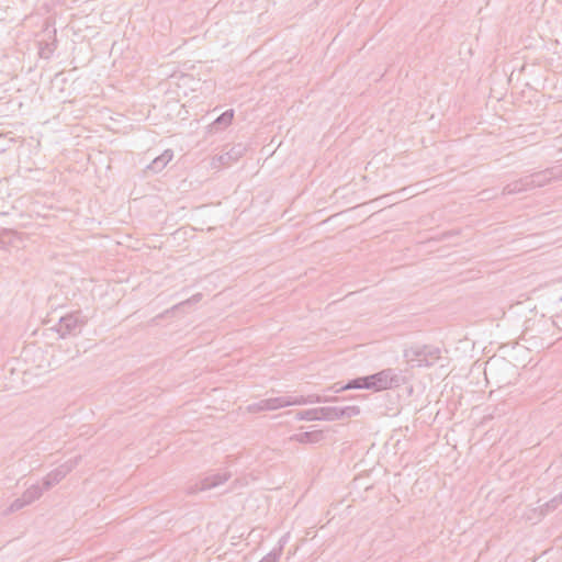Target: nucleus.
<instances>
[{
  "label": "nucleus",
  "mask_w": 562,
  "mask_h": 562,
  "mask_svg": "<svg viewBox=\"0 0 562 562\" xmlns=\"http://www.w3.org/2000/svg\"><path fill=\"white\" fill-rule=\"evenodd\" d=\"M403 378L396 373L394 369L387 368L374 374L359 376L349 380L346 384L338 387L339 383L335 384V392L339 393L353 389H366L374 392L384 391L387 389L400 386Z\"/></svg>",
  "instance_id": "nucleus-1"
},
{
  "label": "nucleus",
  "mask_w": 562,
  "mask_h": 562,
  "mask_svg": "<svg viewBox=\"0 0 562 562\" xmlns=\"http://www.w3.org/2000/svg\"><path fill=\"white\" fill-rule=\"evenodd\" d=\"M87 323L86 316L80 311L68 313L59 319L57 331L60 337L77 336Z\"/></svg>",
  "instance_id": "nucleus-2"
},
{
  "label": "nucleus",
  "mask_w": 562,
  "mask_h": 562,
  "mask_svg": "<svg viewBox=\"0 0 562 562\" xmlns=\"http://www.w3.org/2000/svg\"><path fill=\"white\" fill-rule=\"evenodd\" d=\"M232 474L229 471H223L220 473H211L205 475L199 482L190 484L187 487L188 494H196L199 492L207 491L214 488L231 479Z\"/></svg>",
  "instance_id": "nucleus-3"
},
{
  "label": "nucleus",
  "mask_w": 562,
  "mask_h": 562,
  "mask_svg": "<svg viewBox=\"0 0 562 562\" xmlns=\"http://www.w3.org/2000/svg\"><path fill=\"white\" fill-rule=\"evenodd\" d=\"M80 457H76L60 464L55 470L50 471L43 479V487L44 490H49L57 483H59L68 473H70L78 464Z\"/></svg>",
  "instance_id": "nucleus-4"
},
{
  "label": "nucleus",
  "mask_w": 562,
  "mask_h": 562,
  "mask_svg": "<svg viewBox=\"0 0 562 562\" xmlns=\"http://www.w3.org/2000/svg\"><path fill=\"white\" fill-rule=\"evenodd\" d=\"M413 358L419 366H432L440 358V349L431 346H423L411 349Z\"/></svg>",
  "instance_id": "nucleus-5"
},
{
  "label": "nucleus",
  "mask_w": 562,
  "mask_h": 562,
  "mask_svg": "<svg viewBox=\"0 0 562 562\" xmlns=\"http://www.w3.org/2000/svg\"><path fill=\"white\" fill-rule=\"evenodd\" d=\"M334 401H337V397H323V396L316 395V394H312L308 396L285 395L286 406L305 405V404L322 403V402H334Z\"/></svg>",
  "instance_id": "nucleus-6"
},
{
  "label": "nucleus",
  "mask_w": 562,
  "mask_h": 562,
  "mask_svg": "<svg viewBox=\"0 0 562 562\" xmlns=\"http://www.w3.org/2000/svg\"><path fill=\"white\" fill-rule=\"evenodd\" d=\"M555 177H558V175L554 169H546L543 171L526 176V178L529 180L530 189L543 187Z\"/></svg>",
  "instance_id": "nucleus-7"
},
{
  "label": "nucleus",
  "mask_w": 562,
  "mask_h": 562,
  "mask_svg": "<svg viewBox=\"0 0 562 562\" xmlns=\"http://www.w3.org/2000/svg\"><path fill=\"white\" fill-rule=\"evenodd\" d=\"M528 190H531L529 187V180L526 177H524V178H520L519 180H516V181L505 186L503 189V194L512 195V194L525 192Z\"/></svg>",
  "instance_id": "nucleus-8"
},
{
  "label": "nucleus",
  "mask_w": 562,
  "mask_h": 562,
  "mask_svg": "<svg viewBox=\"0 0 562 562\" xmlns=\"http://www.w3.org/2000/svg\"><path fill=\"white\" fill-rule=\"evenodd\" d=\"M323 439V432L321 430L305 431L291 436L290 440L300 443H316Z\"/></svg>",
  "instance_id": "nucleus-9"
},
{
  "label": "nucleus",
  "mask_w": 562,
  "mask_h": 562,
  "mask_svg": "<svg viewBox=\"0 0 562 562\" xmlns=\"http://www.w3.org/2000/svg\"><path fill=\"white\" fill-rule=\"evenodd\" d=\"M244 151H245V148L241 145L233 146V147H231L229 150L222 153L218 156V161L222 165L228 166V165H231V162H233V161L237 160L239 157H241Z\"/></svg>",
  "instance_id": "nucleus-10"
},
{
  "label": "nucleus",
  "mask_w": 562,
  "mask_h": 562,
  "mask_svg": "<svg viewBox=\"0 0 562 562\" xmlns=\"http://www.w3.org/2000/svg\"><path fill=\"white\" fill-rule=\"evenodd\" d=\"M173 151L171 149L165 150L160 156L156 157L151 164L148 166V169L153 172H160L167 164L172 159Z\"/></svg>",
  "instance_id": "nucleus-11"
},
{
  "label": "nucleus",
  "mask_w": 562,
  "mask_h": 562,
  "mask_svg": "<svg viewBox=\"0 0 562 562\" xmlns=\"http://www.w3.org/2000/svg\"><path fill=\"white\" fill-rule=\"evenodd\" d=\"M234 119V110L229 109L222 113L213 123L212 128L215 131H221L232 124Z\"/></svg>",
  "instance_id": "nucleus-12"
},
{
  "label": "nucleus",
  "mask_w": 562,
  "mask_h": 562,
  "mask_svg": "<svg viewBox=\"0 0 562 562\" xmlns=\"http://www.w3.org/2000/svg\"><path fill=\"white\" fill-rule=\"evenodd\" d=\"M319 420L341 419L340 407H319Z\"/></svg>",
  "instance_id": "nucleus-13"
},
{
  "label": "nucleus",
  "mask_w": 562,
  "mask_h": 562,
  "mask_svg": "<svg viewBox=\"0 0 562 562\" xmlns=\"http://www.w3.org/2000/svg\"><path fill=\"white\" fill-rule=\"evenodd\" d=\"M43 490H44V487L42 488L37 484L32 485L23 493L22 496L26 501V503L30 505L42 496Z\"/></svg>",
  "instance_id": "nucleus-14"
},
{
  "label": "nucleus",
  "mask_w": 562,
  "mask_h": 562,
  "mask_svg": "<svg viewBox=\"0 0 562 562\" xmlns=\"http://www.w3.org/2000/svg\"><path fill=\"white\" fill-rule=\"evenodd\" d=\"M319 407L318 408H312V409H305V411H299L296 412V419L299 420H319Z\"/></svg>",
  "instance_id": "nucleus-15"
},
{
  "label": "nucleus",
  "mask_w": 562,
  "mask_h": 562,
  "mask_svg": "<svg viewBox=\"0 0 562 562\" xmlns=\"http://www.w3.org/2000/svg\"><path fill=\"white\" fill-rule=\"evenodd\" d=\"M341 419L351 418L360 414L358 406H345L340 407Z\"/></svg>",
  "instance_id": "nucleus-16"
},
{
  "label": "nucleus",
  "mask_w": 562,
  "mask_h": 562,
  "mask_svg": "<svg viewBox=\"0 0 562 562\" xmlns=\"http://www.w3.org/2000/svg\"><path fill=\"white\" fill-rule=\"evenodd\" d=\"M267 400L269 401L270 406H272L273 411L282 408V407H286L285 395L278 396V397H270Z\"/></svg>",
  "instance_id": "nucleus-17"
},
{
  "label": "nucleus",
  "mask_w": 562,
  "mask_h": 562,
  "mask_svg": "<svg viewBox=\"0 0 562 562\" xmlns=\"http://www.w3.org/2000/svg\"><path fill=\"white\" fill-rule=\"evenodd\" d=\"M26 505H29V504H27V503H26V501L23 498V496H21V497H19V498H16V499H14V501L11 503L10 507L8 508V512H9V513L18 512V510L22 509L23 507H25Z\"/></svg>",
  "instance_id": "nucleus-18"
},
{
  "label": "nucleus",
  "mask_w": 562,
  "mask_h": 562,
  "mask_svg": "<svg viewBox=\"0 0 562 562\" xmlns=\"http://www.w3.org/2000/svg\"><path fill=\"white\" fill-rule=\"evenodd\" d=\"M280 551H271L265 555L259 562H278L280 559Z\"/></svg>",
  "instance_id": "nucleus-19"
},
{
  "label": "nucleus",
  "mask_w": 562,
  "mask_h": 562,
  "mask_svg": "<svg viewBox=\"0 0 562 562\" xmlns=\"http://www.w3.org/2000/svg\"><path fill=\"white\" fill-rule=\"evenodd\" d=\"M562 503V493L559 496L553 497L549 503H547V507L549 509H555Z\"/></svg>",
  "instance_id": "nucleus-20"
},
{
  "label": "nucleus",
  "mask_w": 562,
  "mask_h": 562,
  "mask_svg": "<svg viewBox=\"0 0 562 562\" xmlns=\"http://www.w3.org/2000/svg\"><path fill=\"white\" fill-rule=\"evenodd\" d=\"M260 408H263V411H273L272 406H270V403L267 398L259 401Z\"/></svg>",
  "instance_id": "nucleus-21"
},
{
  "label": "nucleus",
  "mask_w": 562,
  "mask_h": 562,
  "mask_svg": "<svg viewBox=\"0 0 562 562\" xmlns=\"http://www.w3.org/2000/svg\"><path fill=\"white\" fill-rule=\"evenodd\" d=\"M249 411H250V412H262V411H263V408H260V406H259V402H257V403H254V404H251V405L249 406Z\"/></svg>",
  "instance_id": "nucleus-22"
},
{
  "label": "nucleus",
  "mask_w": 562,
  "mask_h": 562,
  "mask_svg": "<svg viewBox=\"0 0 562 562\" xmlns=\"http://www.w3.org/2000/svg\"><path fill=\"white\" fill-rule=\"evenodd\" d=\"M3 241L0 239V248L2 247Z\"/></svg>",
  "instance_id": "nucleus-23"
}]
</instances>
